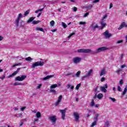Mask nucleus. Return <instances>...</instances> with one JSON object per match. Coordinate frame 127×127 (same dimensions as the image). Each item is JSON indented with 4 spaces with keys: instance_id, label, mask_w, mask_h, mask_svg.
<instances>
[{
    "instance_id": "obj_31",
    "label": "nucleus",
    "mask_w": 127,
    "mask_h": 127,
    "mask_svg": "<svg viewBox=\"0 0 127 127\" xmlns=\"http://www.w3.org/2000/svg\"><path fill=\"white\" fill-rule=\"evenodd\" d=\"M94 106H95V102L94 101L93 99H92L90 103V106L94 107Z\"/></svg>"
},
{
    "instance_id": "obj_25",
    "label": "nucleus",
    "mask_w": 127,
    "mask_h": 127,
    "mask_svg": "<svg viewBox=\"0 0 127 127\" xmlns=\"http://www.w3.org/2000/svg\"><path fill=\"white\" fill-rule=\"evenodd\" d=\"M98 118H99V114H96L93 118V120H94V121L96 122H98Z\"/></svg>"
},
{
    "instance_id": "obj_10",
    "label": "nucleus",
    "mask_w": 127,
    "mask_h": 127,
    "mask_svg": "<svg viewBox=\"0 0 127 127\" xmlns=\"http://www.w3.org/2000/svg\"><path fill=\"white\" fill-rule=\"evenodd\" d=\"M81 60H82V59L81 58L76 57V58H73L72 61H73V63H74L75 64H77L78 63H80V62H81Z\"/></svg>"
},
{
    "instance_id": "obj_5",
    "label": "nucleus",
    "mask_w": 127,
    "mask_h": 127,
    "mask_svg": "<svg viewBox=\"0 0 127 127\" xmlns=\"http://www.w3.org/2000/svg\"><path fill=\"white\" fill-rule=\"evenodd\" d=\"M27 76L26 75H23L20 76H17L15 77V81H19L21 82V81H23V80H25Z\"/></svg>"
},
{
    "instance_id": "obj_20",
    "label": "nucleus",
    "mask_w": 127,
    "mask_h": 127,
    "mask_svg": "<svg viewBox=\"0 0 127 127\" xmlns=\"http://www.w3.org/2000/svg\"><path fill=\"white\" fill-rule=\"evenodd\" d=\"M103 97H104V95H103V94L102 93H99L97 96V98H98V99H99V100H101V99H102Z\"/></svg>"
},
{
    "instance_id": "obj_37",
    "label": "nucleus",
    "mask_w": 127,
    "mask_h": 127,
    "mask_svg": "<svg viewBox=\"0 0 127 127\" xmlns=\"http://www.w3.org/2000/svg\"><path fill=\"white\" fill-rule=\"evenodd\" d=\"M86 78H88V76L86 74L85 75L82 76L81 80L82 81H84V80H85V79H86Z\"/></svg>"
},
{
    "instance_id": "obj_27",
    "label": "nucleus",
    "mask_w": 127,
    "mask_h": 127,
    "mask_svg": "<svg viewBox=\"0 0 127 127\" xmlns=\"http://www.w3.org/2000/svg\"><path fill=\"white\" fill-rule=\"evenodd\" d=\"M122 71H123V69H122L121 68H119L118 69H117L116 71V73H117L118 75H120V73H121V72H122Z\"/></svg>"
},
{
    "instance_id": "obj_39",
    "label": "nucleus",
    "mask_w": 127,
    "mask_h": 127,
    "mask_svg": "<svg viewBox=\"0 0 127 127\" xmlns=\"http://www.w3.org/2000/svg\"><path fill=\"white\" fill-rule=\"evenodd\" d=\"M50 24H51V26H54V24H55V22H54V20H52L50 22Z\"/></svg>"
},
{
    "instance_id": "obj_40",
    "label": "nucleus",
    "mask_w": 127,
    "mask_h": 127,
    "mask_svg": "<svg viewBox=\"0 0 127 127\" xmlns=\"http://www.w3.org/2000/svg\"><path fill=\"white\" fill-rule=\"evenodd\" d=\"M80 86H81V83L77 84L75 87L76 90H79V88H80Z\"/></svg>"
},
{
    "instance_id": "obj_16",
    "label": "nucleus",
    "mask_w": 127,
    "mask_h": 127,
    "mask_svg": "<svg viewBox=\"0 0 127 127\" xmlns=\"http://www.w3.org/2000/svg\"><path fill=\"white\" fill-rule=\"evenodd\" d=\"M104 75H106V69L105 68L101 69V72L100 73V77H102V76Z\"/></svg>"
},
{
    "instance_id": "obj_34",
    "label": "nucleus",
    "mask_w": 127,
    "mask_h": 127,
    "mask_svg": "<svg viewBox=\"0 0 127 127\" xmlns=\"http://www.w3.org/2000/svg\"><path fill=\"white\" fill-rule=\"evenodd\" d=\"M28 14H29V10L26 11L24 13V16H27Z\"/></svg>"
},
{
    "instance_id": "obj_15",
    "label": "nucleus",
    "mask_w": 127,
    "mask_h": 127,
    "mask_svg": "<svg viewBox=\"0 0 127 127\" xmlns=\"http://www.w3.org/2000/svg\"><path fill=\"white\" fill-rule=\"evenodd\" d=\"M54 77V75H47L46 77H45L42 78L43 81H45L46 80H48L50 79V78H52Z\"/></svg>"
},
{
    "instance_id": "obj_49",
    "label": "nucleus",
    "mask_w": 127,
    "mask_h": 127,
    "mask_svg": "<svg viewBox=\"0 0 127 127\" xmlns=\"http://www.w3.org/2000/svg\"><path fill=\"white\" fill-rule=\"evenodd\" d=\"M79 24H80V25H84V24H86V22H79Z\"/></svg>"
},
{
    "instance_id": "obj_3",
    "label": "nucleus",
    "mask_w": 127,
    "mask_h": 127,
    "mask_svg": "<svg viewBox=\"0 0 127 127\" xmlns=\"http://www.w3.org/2000/svg\"><path fill=\"white\" fill-rule=\"evenodd\" d=\"M78 53H91L92 52V50L91 49H80L77 51Z\"/></svg>"
},
{
    "instance_id": "obj_26",
    "label": "nucleus",
    "mask_w": 127,
    "mask_h": 127,
    "mask_svg": "<svg viewBox=\"0 0 127 127\" xmlns=\"http://www.w3.org/2000/svg\"><path fill=\"white\" fill-rule=\"evenodd\" d=\"M36 116L37 118V119H39L41 117V113L39 112H38L37 114H36Z\"/></svg>"
},
{
    "instance_id": "obj_45",
    "label": "nucleus",
    "mask_w": 127,
    "mask_h": 127,
    "mask_svg": "<svg viewBox=\"0 0 127 127\" xmlns=\"http://www.w3.org/2000/svg\"><path fill=\"white\" fill-rule=\"evenodd\" d=\"M62 98H63L62 95L60 96V97H59V99L58 101H59V102H61V100H62Z\"/></svg>"
},
{
    "instance_id": "obj_35",
    "label": "nucleus",
    "mask_w": 127,
    "mask_h": 127,
    "mask_svg": "<svg viewBox=\"0 0 127 127\" xmlns=\"http://www.w3.org/2000/svg\"><path fill=\"white\" fill-rule=\"evenodd\" d=\"M97 125V121H95L93 122L91 125V127H94V126H96Z\"/></svg>"
},
{
    "instance_id": "obj_52",
    "label": "nucleus",
    "mask_w": 127,
    "mask_h": 127,
    "mask_svg": "<svg viewBox=\"0 0 127 127\" xmlns=\"http://www.w3.org/2000/svg\"><path fill=\"white\" fill-rule=\"evenodd\" d=\"M100 1V0H95L94 1H93V3H96L97 2H99Z\"/></svg>"
},
{
    "instance_id": "obj_14",
    "label": "nucleus",
    "mask_w": 127,
    "mask_h": 127,
    "mask_svg": "<svg viewBox=\"0 0 127 127\" xmlns=\"http://www.w3.org/2000/svg\"><path fill=\"white\" fill-rule=\"evenodd\" d=\"M101 26H99V29H103V28H105L106 26H107V23L106 22H104V21H102L100 22Z\"/></svg>"
},
{
    "instance_id": "obj_41",
    "label": "nucleus",
    "mask_w": 127,
    "mask_h": 127,
    "mask_svg": "<svg viewBox=\"0 0 127 127\" xmlns=\"http://www.w3.org/2000/svg\"><path fill=\"white\" fill-rule=\"evenodd\" d=\"M117 89L118 92H122V87H121V86H118L117 87Z\"/></svg>"
},
{
    "instance_id": "obj_59",
    "label": "nucleus",
    "mask_w": 127,
    "mask_h": 127,
    "mask_svg": "<svg viewBox=\"0 0 127 127\" xmlns=\"http://www.w3.org/2000/svg\"><path fill=\"white\" fill-rule=\"evenodd\" d=\"M95 108H99V107H100V105L99 104H96L94 105Z\"/></svg>"
},
{
    "instance_id": "obj_24",
    "label": "nucleus",
    "mask_w": 127,
    "mask_h": 127,
    "mask_svg": "<svg viewBox=\"0 0 127 127\" xmlns=\"http://www.w3.org/2000/svg\"><path fill=\"white\" fill-rule=\"evenodd\" d=\"M84 7H85V8H87V9H91V8L93 7V5L90 4L88 6H84Z\"/></svg>"
},
{
    "instance_id": "obj_21",
    "label": "nucleus",
    "mask_w": 127,
    "mask_h": 127,
    "mask_svg": "<svg viewBox=\"0 0 127 127\" xmlns=\"http://www.w3.org/2000/svg\"><path fill=\"white\" fill-rule=\"evenodd\" d=\"M57 87H58V84H53L50 86V89H55V88H57Z\"/></svg>"
},
{
    "instance_id": "obj_6",
    "label": "nucleus",
    "mask_w": 127,
    "mask_h": 127,
    "mask_svg": "<svg viewBox=\"0 0 127 127\" xmlns=\"http://www.w3.org/2000/svg\"><path fill=\"white\" fill-rule=\"evenodd\" d=\"M49 120H50V121L53 123L54 125H55L56 124V121H57V118H56V116H52L49 117Z\"/></svg>"
},
{
    "instance_id": "obj_62",
    "label": "nucleus",
    "mask_w": 127,
    "mask_h": 127,
    "mask_svg": "<svg viewBox=\"0 0 127 127\" xmlns=\"http://www.w3.org/2000/svg\"><path fill=\"white\" fill-rule=\"evenodd\" d=\"M124 57V55L122 54L121 55V57H120V59L121 60H122V59H123V58Z\"/></svg>"
},
{
    "instance_id": "obj_30",
    "label": "nucleus",
    "mask_w": 127,
    "mask_h": 127,
    "mask_svg": "<svg viewBox=\"0 0 127 127\" xmlns=\"http://www.w3.org/2000/svg\"><path fill=\"white\" fill-rule=\"evenodd\" d=\"M81 74V71L79 70L78 72H76L75 76L77 77H80V74Z\"/></svg>"
},
{
    "instance_id": "obj_36",
    "label": "nucleus",
    "mask_w": 127,
    "mask_h": 127,
    "mask_svg": "<svg viewBox=\"0 0 127 127\" xmlns=\"http://www.w3.org/2000/svg\"><path fill=\"white\" fill-rule=\"evenodd\" d=\"M25 60L26 61H31L32 60V59L30 57H29L28 58H25Z\"/></svg>"
},
{
    "instance_id": "obj_32",
    "label": "nucleus",
    "mask_w": 127,
    "mask_h": 127,
    "mask_svg": "<svg viewBox=\"0 0 127 127\" xmlns=\"http://www.w3.org/2000/svg\"><path fill=\"white\" fill-rule=\"evenodd\" d=\"M19 65H21V63H19L18 64H15L12 66V68H14V67H16V66H19Z\"/></svg>"
},
{
    "instance_id": "obj_13",
    "label": "nucleus",
    "mask_w": 127,
    "mask_h": 127,
    "mask_svg": "<svg viewBox=\"0 0 127 127\" xmlns=\"http://www.w3.org/2000/svg\"><path fill=\"white\" fill-rule=\"evenodd\" d=\"M103 35L105 36V38H110L112 36V34L109 33V31H106L104 33Z\"/></svg>"
},
{
    "instance_id": "obj_12",
    "label": "nucleus",
    "mask_w": 127,
    "mask_h": 127,
    "mask_svg": "<svg viewBox=\"0 0 127 127\" xmlns=\"http://www.w3.org/2000/svg\"><path fill=\"white\" fill-rule=\"evenodd\" d=\"M19 70H20V68H18L17 70H16L14 72H13L12 74H10L8 75V78H12V77H14L18 72H19Z\"/></svg>"
},
{
    "instance_id": "obj_57",
    "label": "nucleus",
    "mask_w": 127,
    "mask_h": 127,
    "mask_svg": "<svg viewBox=\"0 0 127 127\" xmlns=\"http://www.w3.org/2000/svg\"><path fill=\"white\" fill-rule=\"evenodd\" d=\"M73 11H77V7H74L73 8Z\"/></svg>"
},
{
    "instance_id": "obj_29",
    "label": "nucleus",
    "mask_w": 127,
    "mask_h": 127,
    "mask_svg": "<svg viewBox=\"0 0 127 127\" xmlns=\"http://www.w3.org/2000/svg\"><path fill=\"white\" fill-rule=\"evenodd\" d=\"M39 22H41L40 20H38V21H33L32 23L33 24H38V23H39Z\"/></svg>"
},
{
    "instance_id": "obj_63",
    "label": "nucleus",
    "mask_w": 127,
    "mask_h": 127,
    "mask_svg": "<svg viewBox=\"0 0 127 127\" xmlns=\"http://www.w3.org/2000/svg\"><path fill=\"white\" fill-rule=\"evenodd\" d=\"M41 14H42V13H41V12H40V13L38 14V15L37 16V17H39L40 16V15H41Z\"/></svg>"
},
{
    "instance_id": "obj_1",
    "label": "nucleus",
    "mask_w": 127,
    "mask_h": 127,
    "mask_svg": "<svg viewBox=\"0 0 127 127\" xmlns=\"http://www.w3.org/2000/svg\"><path fill=\"white\" fill-rule=\"evenodd\" d=\"M22 17V14L19 13L17 18L15 19V21L14 23L17 27H18V26H19V27H23V26H24V21H23V20H21L20 21V19H21ZM19 21H20V25H19Z\"/></svg>"
},
{
    "instance_id": "obj_9",
    "label": "nucleus",
    "mask_w": 127,
    "mask_h": 127,
    "mask_svg": "<svg viewBox=\"0 0 127 127\" xmlns=\"http://www.w3.org/2000/svg\"><path fill=\"white\" fill-rule=\"evenodd\" d=\"M73 117H74L75 118V122L77 123L78 121H79V119H80V115H79V113L78 112H74L73 114Z\"/></svg>"
},
{
    "instance_id": "obj_17",
    "label": "nucleus",
    "mask_w": 127,
    "mask_h": 127,
    "mask_svg": "<svg viewBox=\"0 0 127 127\" xmlns=\"http://www.w3.org/2000/svg\"><path fill=\"white\" fill-rule=\"evenodd\" d=\"M23 85H24V83H22L19 82H16L13 83V86H19V85L23 86Z\"/></svg>"
},
{
    "instance_id": "obj_53",
    "label": "nucleus",
    "mask_w": 127,
    "mask_h": 127,
    "mask_svg": "<svg viewBox=\"0 0 127 127\" xmlns=\"http://www.w3.org/2000/svg\"><path fill=\"white\" fill-rule=\"evenodd\" d=\"M106 80V78L105 77H102L101 79V82H104Z\"/></svg>"
},
{
    "instance_id": "obj_22",
    "label": "nucleus",
    "mask_w": 127,
    "mask_h": 127,
    "mask_svg": "<svg viewBox=\"0 0 127 127\" xmlns=\"http://www.w3.org/2000/svg\"><path fill=\"white\" fill-rule=\"evenodd\" d=\"M35 19V17H31L29 18V19L27 21V23H30L31 21H33V20Z\"/></svg>"
},
{
    "instance_id": "obj_8",
    "label": "nucleus",
    "mask_w": 127,
    "mask_h": 127,
    "mask_svg": "<svg viewBox=\"0 0 127 127\" xmlns=\"http://www.w3.org/2000/svg\"><path fill=\"white\" fill-rule=\"evenodd\" d=\"M100 91L103 93H107V89H108V84L106 83L104 86H100Z\"/></svg>"
},
{
    "instance_id": "obj_51",
    "label": "nucleus",
    "mask_w": 127,
    "mask_h": 127,
    "mask_svg": "<svg viewBox=\"0 0 127 127\" xmlns=\"http://www.w3.org/2000/svg\"><path fill=\"white\" fill-rule=\"evenodd\" d=\"M42 86V84H40L37 86V89H40Z\"/></svg>"
},
{
    "instance_id": "obj_19",
    "label": "nucleus",
    "mask_w": 127,
    "mask_h": 127,
    "mask_svg": "<svg viewBox=\"0 0 127 127\" xmlns=\"http://www.w3.org/2000/svg\"><path fill=\"white\" fill-rule=\"evenodd\" d=\"M125 25H126V22H122L121 25H120V27L118 28V30H121V29L124 28Z\"/></svg>"
},
{
    "instance_id": "obj_56",
    "label": "nucleus",
    "mask_w": 127,
    "mask_h": 127,
    "mask_svg": "<svg viewBox=\"0 0 127 127\" xmlns=\"http://www.w3.org/2000/svg\"><path fill=\"white\" fill-rule=\"evenodd\" d=\"M112 7H113V3H110L109 8L111 9Z\"/></svg>"
},
{
    "instance_id": "obj_2",
    "label": "nucleus",
    "mask_w": 127,
    "mask_h": 127,
    "mask_svg": "<svg viewBox=\"0 0 127 127\" xmlns=\"http://www.w3.org/2000/svg\"><path fill=\"white\" fill-rule=\"evenodd\" d=\"M105 50H107V47H102L97 49L96 50V51H93L91 50V54H98V53H100V52H102V51H105Z\"/></svg>"
},
{
    "instance_id": "obj_18",
    "label": "nucleus",
    "mask_w": 127,
    "mask_h": 127,
    "mask_svg": "<svg viewBox=\"0 0 127 127\" xmlns=\"http://www.w3.org/2000/svg\"><path fill=\"white\" fill-rule=\"evenodd\" d=\"M92 73H93V69H90L89 70V71L87 72V73L86 74V75L88 77H90V76H91Z\"/></svg>"
},
{
    "instance_id": "obj_58",
    "label": "nucleus",
    "mask_w": 127,
    "mask_h": 127,
    "mask_svg": "<svg viewBox=\"0 0 127 127\" xmlns=\"http://www.w3.org/2000/svg\"><path fill=\"white\" fill-rule=\"evenodd\" d=\"M125 67H127V65L126 64H123L121 66V68H125Z\"/></svg>"
},
{
    "instance_id": "obj_61",
    "label": "nucleus",
    "mask_w": 127,
    "mask_h": 127,
    "mask_svg": "<svg viewBox=\"0 0 127 127\" xmlns=\"http://www.w3.org/2000/svg\"><path fill=\"white\" fill-rule=\"evenodd\" d=\"M3 39V37L1 36H0V41H1Z\"/></svg>"
},
{
    "instance_id": "obj_44",
    "label": "nucleus",
    "mask_w": 127,
    "mask_h": 127,
    "mask_svg": "<svg viewBox=\"0 0 127 127\" xmlns=\"http://www.w3.org/2000/svg\"><path fill=\"white\" fill-rule=\"evenodd\" d=\"M119 84L120 85H121V86H122V85L124 84V80L121 79V80L119 82Z\"/></svg>"
},
{
    "instance_id": "obj_38",
    "label": "nucleus",
    "mask_w": 127,
    "mask_h": 127,
    "mask_svg": "<svg viewBox=\"0 0 127 127\" xmlns=\"http://www.w3.org/2000/svg\"><path fill=\"white\" fill-rule=\"evenodd\" d=\"M62 25L64 27V28H66L67 27V25H66L64 22H62Z\"/></svg>"
},
{
    "instance_id": "obj_60",
    "label": "nucleus",
    "mask_w": 127,
    "mask_h": 127,
    "mask_svg": "<svg viewBox=\"0 0 127 127\" xmlns=\"http://www.w3.org/2000/svg\"><path fill=\"white\" fill-rule=\"evenodd\" d=\"M57 29H55L53 30H51L52 32H55V31H57Z\"/></svg>"
},
{
    "instance_id": "obj_50",
    "label": "nucleus",
    "mask_w": 127,
    "mask_h": 127,
    "mask_svg": "<svg viewBox=\"0 0 127 127\" xmlns=\"http://www.w3.org/2000/svg\"><path fill=\"white\" fill-rule=\"evenodd\" d=\"M60 103V101H59L58 100V101L55 103V106H58V105H59Z\"/></svg>"
},
{
    "instance_id": "obj_55",
    "label": "nucleus",
    "mask_w": 127,
    "mask_h": 127,
    "mask_svg": "<svg viewBox=\"0 0 127 127\" xmlns=\"http://www.w3.org/2000/svg\"><path fill=\"white\" fill-rule=\"evenodd\" d=\"M123 43V40L118 41H117V43L118 44H120V43Z\"/></svg>"
},
{
    "instance_id": "obj_7",
    "label": "nucleus",
    "mask_w": 127,
    "mask_h": 127,
    "mask_svg": "<svg viewBox=\"0 0 127 127\" xmlns=\"http://www.w3.org/2000/svg\"><path fill=\"white\" fill-rule=\"evenodd\" d=\"M66 108L64 110H60V113L62 114V119L64 121V120H65V117L66 116V115L65 114H66Z\"/></svg>"
},
{
    "instance_id": "obj_4",
    "label": "nucleus",
    "mask_w": 127,
    "mask_h": 127,
    "mask_svg": "<svg viewBox=\"0 0 127 127\" xmlns=\"http://www.w3.org/2000/svg\"><path fill=\"white\" fill-rule=\"evenodd\" d=\"M44 65V62H37L32 64L31 68L33 69L38 66H43Z\"/></svg>"
},
{
    "instance_id": "obj_43",
    "label": "nucleus",
    "mask_w": 127,
    "mask_h": 127,
    "mask_svg": "<svg viewBox=\"0 0 127 127\" xmlns=\"http://www.w3.org/2000/svg\"><path fill=\"white\" fill-rule=\"evenodd\" d=\"M109 99H110V100H111V101H112V102H116V99L115 98H113L112 97H109Z\"/></svg>"
},
{
    "instance_id": "obj_42",
    "label": "nucleus",
    "mask_w": 127,
    "mask_h": 127,
    "mask_svg": "<svg viewBox=\"0 0 127 127\" xmlns=\"http://www.w3.org/2000/svg\"><path fill=\"white\" fill-rule=\"evenodd\" d=\"M98 89H99V86H96L95 88L94 92L96 93H99L100 91H98Z\"/></svg>"
},
{
    "instance_id": "obj_23",
    "label": "nucleus",
    "mask_w": 127,
    "mask_h": 127,
    "mask_svg": "<svg viewBox=\"0 0 127 127\" xmlns=\"http://www.w3.org/2000/svg\"><path fill=\"white\" fill-rule=\"evenodd\" d=\"M36 30L37 31H42V32H44V29L42 28H40V27H37L36 28Z\"/></svg>"
},
{
    "instance_id": "obj_28",
    "label": "nucleus",
    "mask_w": 127,
    "mask_h": 127,
    "mask_svg": "<svg viewBox=\"0 0 127 127\" xmlns=\"http://www.w3.org/2000/svg\"><path fill=\"white\" fill-rule=\"evenodd\" d=\"M127 86L126 87V88L124 89L123 92V95L124 96V95H126L127 94Z\"/></svg>"
},
{
    "instance_id": "obj_46",
    "label": "nucleus",
    "mask_w": 127,
    "mask_h": 127,
    "mask_svg": "<svg viewBox=\"0 0 127 127\" xmlns=\"http://www.w3.org/2000/svg\"><path fill=\"white\" fill-rule=\"evenodd\" d=\"M108 17V15H104L102 19V21H104V19H105V18H107Z\"/></svg>"
},
{
    "instance_id": "obj_47",
    "label": "nucleus",
    "mask_w": 127,
    "mask_h": 127,
    "mask_svg": "<svg viewBox=\"0 0 127 127\" xmlns=\"http://www.w3.org/2000/svg\"><path fill=\"white\" fill-rule=\"evenodd\" d=\"M50 92L51 93H55V94L56 93V91H55L54 89H50Z\"/></svg>"
},
{
    "instance_id": "obj_54",
    "label": "nucleus",
    "mask_w": 127,
    "mask_h": 127,
    "mask_svg": "<svg viewBox=\"0 0 127 127\" xmlns=\"http://www.w3.org/2000/svg\"><path fill=\"white\" fill-rule=\"evenodd\" d=\"M25 109H26V107H22L21 108V111H22L23 112V111L25 110Z\"/></svg>"
},
{
    "instance_id": "obj_33",
    "label": "nucleus",
    "mask_w": 127,
    "mask_h": 127,
    "mask_svg": "<svg viewBox=\"0 0 127 127\" xmlns=\"http://www.w3.org/2000/svg\"><path fill=\"white\" fill-rule=\"evenodd\" d=\"M109 126H110V123H109V121H106L105 122V124L104 125L105 127H109Z\"/></svg>"
},
{
    "instance_id": "obj_48",
    "label": "nucleus",
    "mask_w": 127,
    "mask_h": 127,
    "mask_svg": "<svg viewBox=\"0 0 127 127\" xmlns=\"http://www.w3.org/2000/svg\"><path fill=\"white\" fill-rule=\"evenodd\" d=\"M88 15H89V12H87L85 13L84 15H83V17H87Z\"/></svg>"
},
{
    "instance_id": "obj_64",
    "label": "nucleus",
    "mask_w": 127,
    "mask_h": 127,
    "mask_svg": "<svg viewBox=\"0 0 127 127\" xmlns=\"http://www.w3.org/2000/svg\"><path fill=\"white\" fill-rule=\"evenodd\" d=\"M14 111H18V109L17 108V107H15L14 108Z\"/></svg>"
},
{
    "instance_id": "obj_11",
    "label": "nucleus",
    "mask_w": 127,
    "mask_h": 127,
    "mask_svg": "<svg viewBox=\"0 0 127 127\" xmlns=\"http://www.w3.org/2000/svg\"><path fill=\"white\" fill-rule=\"evenodd\" d=\"M90 27H92L93 30L95 31L96 28H99L100 29V26L98 25V24H95V23H93L90 26Z\"/></svg>"
}]
</instances>
